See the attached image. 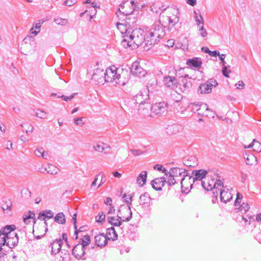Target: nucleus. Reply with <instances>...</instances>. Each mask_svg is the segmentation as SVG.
<instances>
[{
	"mask_svg": "<svg viewBox=\"0 0 261 261\" xmlns=\"http://www.w3.org/2000/svg\"><path fill=\"white\" fill-rule=\"evenodd\" d=\"M124 37L126 39H122L121 43L125 48L142 45L144 49L148 50L151 47L149 44L146 43V34L145 35L144 30L141 29L132 30L129 35Z\"/></svg>",
	"mask_w": 261,
	"mask_h": 261,
	"instance_id": "nucleus-1",
	"label": "nucleus"
},
{
	"mask_svg": "<svg viewBox=\"0 0 261 261\" xmlns=\"http://www.w3.org/2000/svg\"><path fill=\"white\" fill-rule=\"evenodd\" d=\"M160 20L155 22L151 27L149 31L146 33V43L150 46L158 43L159 40L165 35V28Z\"/></svg>",
	"mask_w": 261,
	"mask_h": 261,
	"instance_id": "nucleus-2",
	"label": "nucleus"
},
{
	"mask_svg": "<svg viewBox=\"0 0 261 261\" xmlns=\"http://www.w3.org/2000/svg\"><path fill=\"white\" fill-rule=\"evenodd\" d=\"M170 13L172 16H164L160 15V22H161L163 26L168 28L169 31H176L175 25L179 21V10L177 8H169Z\"/></svg>",
	"mask_w": 261,
	"mask_h": 261,
	"instance_id": "nucleus-3",
	"label": "nucleus"
},
{
	"mask_svg": "<svg viewBox=\"0 0 261 261\" xmlns=\"http://www.w3.org/2000/svg\"><path fill=\"white\" fill-rule=\"evenodd\" d=\"M149 90L147 87L146 89L141 90L139 93L134 96L133 100L135 103L138 105L139 111H141L142 109L148 110L151 107L150 103L147 102L149 99Z\"/></svg>",
	"mask_w": 261,
	"mask_h": 261,
	"instance_id": "nucleus-4",
	"label": "nucleus"
},
{
	"mask_svg": "<svg viewBox=\"0 0 261 261\" xmlns=\"http://www.w3.org/2000/svg\"><path fill=\"white\" fill-rule=\"evenodd\" d=\"M104 82H115L119 86H124L126 83V80L122 79L119 69L113 66V67L108 68L105 70Z\"/></svg>",
	"mask_w": 261,
	"mask_h": 261,
	"instance_id": "nucleus-5",
	"label": "nucleus"
},
{
	"mask_svg": "<svg viewBox=\"0 0 261 261\" xmlns=\"http://www.w3.org/2000/svg\"><path fill=\"white\" fill-rule=\"evenodd\" d=\"M136 6L134 1L133 0L124 1L120 5L119 9L116 12V14L118 15V13H122L126 16V18L127 19L129 20L130 18L127 17L132 14L136 10Z\"/></svg>",
	"mask_w": 261,
	"mask_h": 261,
	"instance_id": "nucleus-6",
	"label": "nucleus"
},
{
	"mask_svg": "<svg viewBox=\"0 0 261 261\" xmlns=\"http://www.w3.org/2000/svg\"><path fill=\"white\" fill-rule=\"evenodd\" d=\"M184 70V68H180L178 70V72H177L176 75L177 76L178 74L180 77H182V79L179 81V86L180 91L182 92L187 93L190 91V88L192 87V84L190 81L191 77L189 76L188 74H185L182 75L181 73H180L182 72Z\"/></svg>",
	"mask_w": 261,
	"mask_h": 261,
	"instance_id": "nucleus-7",
	"label": "nucleus"
},
{
	"mask_svg": "<svg viewBox=\"0 0 261 261\" xmlns=\"http://www.w3.org/2000/svg\"><path fill=\"white\" fill-rule=\"evenodd\" d=\"M168 174L172 176L175 177L176 179H178V181L180 183L182 187L184 185L183 181L185 179H187L189 175L187 170L176 167L170 169Z\"/></svg>",
	"mask_w": 261,
	"mask_h": 261,
	"instance_id": "nucleus-8",
	"label": "nucleus"
},
{
	"mask_svg": "<svg viewBox=\"0 0 261 261\" xmlns=\"http://www.w3.org/2000/svg\"><path fill=\"white\" fill-rule=\"evenodd\" d=\"M168 105L166 102L162 101L156 102L151 106V111L153 114L161 116L166 114Z\"/></svg>",
	"mask_w": 261,
	"mask_h": 261,
	"instance_id": "nucleus-9",
	"label": "nucleus"
},
{
	"mask_svg": "<svg viewBox=\"0 0 261 261\" xmlns=\"http://www.w3.org/2000/svg\"><path fill=\"white\" fill-rule=\"evenodd\" d=\"M208 171L204 169L194 170L192 171V176L189 175V182L201 181L206 178Z\"/></svg>",
	"mask_w": 261,
	"mask_h": 261,
	"instance_id": "nucleus-10",
	"label": "nucleus"
},
{
	"mask_svg": "<svg viewBox=\"0 0 261 261\" xmlns=\"http://www.w3.org/2000/svg\"><path fill=\"white\" fill-rule=\"evenodd\" d=\"M118 216L123 221L128 222L132 218V212L129 205H121L118 211Z\"/></svg>",
	"mask_w": 261,
	"mask_h": 261,
	"instance_id": "nucleus-11",
	"label": "nucleus"
},
{
	"mask_svg": "<svg viewBox=\"0 0 261 261\" xmlns=\"http://www.w3.org/2000/svg\"><path fill=\"white\" fill-rule=\"evenodd\" d=\"M136 21L134 18L132 22L124 21L122 23H117V28L122 34L123 39H125L124 37L129 35L131 32L132 29L130 28V23H134Z\"/></svg>",
	"mask_w": 261,
	"mask_h": 261,
	"instance_id": "nucleus-12",
	"label": "nucleus"
},
{
	"mask_svg": "<svg viewBox=\"0 0 261 261\" xmlns=\"http://www.w3.org/2000/svg\"><path fill=\"white\" fill-rule=\"evenodd\" d=\"M72 254L78 260H85L86 257L84 256L88 254V251H86V248H84L81 244H76L72 249Z\"/></svg>",
	"mask_w": 261,
	"mask_h": 261,
	"instance_id": "nucleus-13",
	"label": "nucleus"
},
{
	"mask_svg": "<svg viewBox=\"0 0 261 261\" xmlns=\"http://www.w3.org/2000/svg\"><path fill=\"white\" fill-rule=\"evenodd\" d=\"M152 198L148 192H144L140 195L139 200V205L143 209L149 207L152 204Z\"/></svg>",
	"mask_w": 261,
	"mask_h": 261,
	"instance_id": "nucleus-14",
	"label": "nucleus"
},
{
	"mask_svg": "<svg viewBox=\"0 0 261 261\" xmlns=\"http://www.w3.org/2000/svg\"><path fill=\"white\" fill-rule=\"evenodd\" d=\"M105 71L98 67L93 69L91 80L97 82L98 84L104 81Z\"/></svg>",
	"mask_w": 261,
	"mask_h": 261,
	"instance_id": "nucleus-15",
	"label": "nucleus"
},
{
	"mask_svg": "<svg viewBox=\"0 0 261 261\" xmlns=\"http://www.w3.org/2000/svg\"><path fill=\"white\" fill-rule=\"evenodd\" d=\"M216 176L217 178H218L216 180H215L214 178H211L210 179V178L207 177L208 182V186L206 187L207 191L215 190V189L223 186V182L220 179V176H219L217 173L216 174Z\"/></svg>",
	"mask_w": 261,
	"mask_h": 261,
	"instance_id": "nucleus-16",
	"label": "nucleus"
},
{
	"mask_svg": "<svg viewBox=\"0 0 261 261\" xmlns=\"http://www.w3.org/2000/svg\"><path fill=\"white\" fill-rule=\"evenodd\" d=\"M132 73L139 77H143L146 74V71L141 67L138 62H134L130 68Z\"/></svg>",
	"mask_w": 261,
	"mask_h": 261,
	"instance_id": "nucleus-17",
	"label": "nucleus"
},
{
	"mask_svg": "<svg viewBox=\"0 0 261 261\" xmlns=\"http://www.w3.org/2000/svg\"><path fill=\"white\" fill-rule=\"evenodd\" d=\"M63 245V241L61 239H57L50 243L49 247L51 248V254L55 255L59 252Z\"/></svg>",
	"mask_w": 261,
	"mask_h": 261,
	"instance_id": "nucleus-18",
	"label": "nucleus"
},
{
	"mask_svg": "<svg viewBox=\"0 0 261 261\" xmlns=\"http://www.w3.org/2000/svg\"><path fill=\"white\" fill-rule=\"evenodd\" d=\"M166 182L164 177L155 178L151 181V186L153 189L156 191H160Z\"/></svg>",
	"mask_w": 261,
	"mask_h": 261,
	"instance_id": "nucleus-19",
	"label": "nucleus"
},
{
	"mask_svg": "<svg viewBox=\"0 0 261 261\" xmlns=\"http://www.w3.org/2000/svg\"><path fill=\"white\" fill-rule=\"evenodd\" d=\"M94 238L97 246L101 248L105 246L107 244L108 240H109L107 236L103 233L96 235Z\"/></svg>",
	"mask_w": 261,
	"mask_h": 261,
	"instance_id": "nucleus-20",
	"label": "nucleus"
},
{
	"mask_svg": "<svg viewBox=\"0 0 261 261\" xmlns=\"http://www.w3.org/2000/svg\"><path fill=\"white\" fill-rule=\"evenodd\" d=\"M93 149L98 152H103L105 154L108 153L111 147L108 144L103 142H98L93 145Z\"/></svg>",
	"mask_w": 261,
	"mask_h": 261,
	"instance_id": "nucleus-21",
	"label": "nucleus"
},
{
	"mask_svg": "<svg viewBox=\"0 0 261 261\" xmlns=\"http://www.w3.org/2000/svg\"><path fill=\"white\" fill-rule=\"evenodd\" d=\"M18 237L17 233H14L13 234L8 236L7 241L6 242V245L10 248L12 249L16 247L18 243Z\"/></svg>",
	"mask_w": 261,
	"mask_h": 261,
	"instance_id": "nucleus-22",
	"label": "nucleus"
},
{
	"mask_svg": "<svg viewBox=\"0 0 261 261\" xmlns=\"http://www.w3.org/2000/svg\"><path fill=\"white\" fill-rule=\"evenodd\" d=\"M164 82L167 87L172 89H174L177 87L178 82L175 77L170 76H165Z\"/></svg>",
	"mask_w": 261,
	"mask_h": 261,
	"instance_id": "nucleus-23",
	"label": "nucleus"
},
{
	"mask_svg": "<svg viewBox=\"0 0 261 261\" xmlns=\"http://www.w3.org/2000/svg\"><path fill=\"white\" fill-rule=\"evenodd\" d=\"M225 189L226 188H224L223 190L220 191V197L221 201L226 203L232 199V196L230 192L228 191V189Z\"/></svg>",
	"mask_w": 261,
	"mask_h": 261,
	"instance_id": "nucleus-24",
	"label": "nucleus"
},
{
	"mask_svg": "<svg viewBox=\"0 0 261 261\" xmlns=\"http://www.w3.org/2000/svg\"><path fill=\"white\" fill-rule=\"evenodd\" d=\"M15 229L16 226L14 225H8L0 229V233L8 238L15 233L13 231Z\"/></svg>",
	"mask_w": 261,
	"mask_h": 261,
	"instance_id": "nucleus-25",
	"label": "nucleus"
},
{
	"mask_svg": "<svg viewBox=\"0 0 261 261\" xmlns=\"http://www.w3.org/2000/svg\"><path fill=\"white\" fill-rule=\"evenodd\" d=\"M186 64L190 67H194L199 69L202 64V61L199 58H193L192 59H188Z\"/></svg>",
	"mask_w": 261,
	"mask_h": 261,
	"instance_id": "nucleus-26",
	"label": "nucleus"
},
{
	"mask_svg": "<svg viewBox=\"0 0 261 261\" xmlns=\"http://www.w3.org/2000/svg\"><path fill=\"white\" fill-rule=\"evenodd\" d=\"M167 8H164L163 6H161V4L159 2L153 3L150 6V9L151 11L155 13L162 14L165 11L167 10ZM169 9V8L168 7ZM161 15H163L161 14Z\"/></svg>",
	"mask_w": 261,
	"mask_h": 261,
	"instance_id": "nucleus-27",
	"label": "nucleus"
},
{
	"mask_svg": "<svg viewBox=\"0 0 261 261\" xmlns=\"http://www.w3.org/2000/svg\"><path fill=\"white\" fill-rule=\"evenodd\" d=\"M201 107L203 108V109H205V111L203 114V116L206 117H214L215 114L214 112L208 108V106L206 104L200 105L199 103H197L196 105H195V110L196 111H199Z\"/></svg>",
	"mask_w": 261,
	"mask_h": 261,
	"instance_id": "nucleus-28",
	"label": "nucleus"
},
{
	"mask_svg": "<svg viewBox=\"0 0 261 261\" xmlns=\"http://www.w3.org/2000/svg\"><path fill=\"white\" fill-rule=\"evenodd\" d=\"M108 221L109 223L114 226H120L122 225L123 219L118 215L117 217H108Z\"/></svg>",
	"mask_w": 261,
	"mask_h": 261,
	"instance_id": "nucleus-29",
	"label": "nucleus"
},
{
	"mask_svg": "<svg viewBox=\"0 0 261 261\" xmlns=\"http://www.w3.org/2000/svg\"><path fill=\"white\" fill-rule=\"evenodd\" d=\"M54 217V213L50 210H45L39 213L38 218L41 220H45V219H51Z\"/></svg>",
	"mask_w": 261,
	"mask_h": 261,
	"instance_id": "nucleus-30",
	"label": "nucleus"
},
{
	"mask_svg": "<svg viewBox=\"0 0 261 261\" xmlns=\"http://www.w3.org/2000/svg\"><path fill=\"white\" fill-rule=\"evenodd\" d=\"M106 236L109 240L115 241L118 238V234L113 227L107 229Z\"/></svg>",
	"mask_w": 261,
	"mask_h": 261,
	"instance_id": "nucleus-31",
	"label": "nucleus"
},
{
	"mask_svg": "<svg viewBox=\"0 0 261 261\" xmlns=\"http://www.w3.org/2000/svg\"><path fill=\"white\" fill-rule=\"evenodd\" d=\"M147 174V172L144 171H142L138 176L137 183L139 185V186L142 187L145 185L146 181Z\"/></svg>",
	"mask_w": 261,
	"mask_h": 261,
	"instance_id": "nucleus-32",
	"label": "nucleus"
},
{
	"mask_svg": "<svg viewBox=\"0 0 261 261\" xmlns=\"http://www.w3.org/2000/svg\"><path fill=\"white\" fill-rule=\"evenodd\" d=\"M244 146L245 148H250L254 147L253 150L257 152H259L261 151V144L259 142L256 141L255 139H254L252 142L248 146L244 145Z\"/></svg>",
	"mask_w": 261,
	"mask_h": 261,
	"instance_id": "nucleus-33",
	"label": "nucleus"
},
{
	"mask_svg": "<svg viewBox=\"0 0 261 261\" xmlns=\"http://www.w3.org/2000/svg\"><path fill=\"white\" fill-rule=\"evenodd\" d=\"M189 180H190L188 178L187 179H185V180L183 181L184 185H183L182 187L181 186V191L182 192L188 193L190 191V189H192L193 184L195 182H189Z\"/></svg>",
	"mask_w": 261,
	"mask_h": 261,
	"instance_id": "nucleus-34",
	"label": "nucleus"
},
{
	"mask_svg": "<svg viewBox=\"0 0 261 261\" xmlns=\"http://www.w3.org/2000/svg\"><path fill=\"white\" fill-rule=\"evenodd\" d=\"M198 91L201 93H210L212 91L211 85L206 83L205 84H201L199 87Z\"/></svg>",
	"mask_w": 261,
	"mask_h": 261,
	"instance_id": "nucleus-35",
	"label": "nucleus"
},
{
	"mask_svg": "<svg viewBox=\"0 0 261 261\" xmlns=\"http://www.w3.org/2000/svg\"><path fill=\"white\" fill-rule=\"evenodd\" d=\"M91 239L90 236L88 235H85L83 238L80 239L79 243L81 244L84 248L86 247L90 244Z\"/></svg>",
	"mask_w": 261,
	"mask_h": 261,
	"instance_id": "nucleus-36",
	"label": "nucleus"
},
{
	"mask_svg": "<svg viewBox=\"0 0 261 261\" xmlns=\"http://www.w3.org/2000/svg\"><path fill=\"white\" fill-rule=\"evenodd\" d=\"M54 220L56 222L61 224H64L66 222V219L64 214L63 213H58L54 217Z\"/></svg>",
	"mask_w": 261,
	"mask_h": 261,
	"instance_id": "nucleus-37",
	"label": "nucleus"
},
{
	"mask_svg": "<svg viewBox=\"0 0 261 261\" xmlns=\"http://www.w3.org/2000/svg\"><path fill=\"white\" fill-rule=\"evenodd\" d=\"M244 158L245 160L246 163L247 165H252L254 161H256V158L254 155L251 153H245L244 155Z\"/></svg>",
	"mask_w": 261,
	"mask_h": 261,
	"instance_id": "nucleus-38",
	"label": "nucleus"
},
{
	"mask_svg": "<svg viewBox=\"0 0 261 261\" xmlns=\"http://www.w3.org/2000/svg\"><path fill=\"white\" fill-rule=\"evenodd\" d=\"M45 170L48 173L50 174H56L59 171V168L52 164L48 165L45 168Z\"/></svg>",
	"mask_w": 261,
	"mask_h": 261,
	"instance_id": "nucleus-39",
	"label": "nucleus"
},
{
	"mask_svg": "<svg viewBox=\"0 0 261 261\" xmlns=\"http://www.w3.org/2000/svg\"><path fill=\"white\" fill-rule=\"evenodd\" d=\"M35 214L33 212L29 211L28 214L23 217V222L25 224H29V220L30 219H33L34 220V223H35Z\"/></svg>",
	"mask_w": 261,
	"mask_h": 261,
	"instance_id": "nucleus-40",
	"label": "nucleus"
},
{
	"mask_svg": "<svg viewBox=\"0 0 261 261\" xmlns=\"http://www.w3.org/2000/svg\"><path fill=\"white\" fill-rule=\"evenodd\" d=\"M250 208L249 205L247 203L243 202L238 208V211L236 212H241V213H246Z\"/></svg>",
	"mask_w": 261,
	"mask_h": 261,
	"instance_id": "nucleus-41",
	"label": "nucleus"
},
{
	"mask_svg": "<svg viewBox=\"0 0 261 261\" xmlns=\"http://www.w3.org/2000/svg\"><path fill=\"white\" fill-rule=\"evenodd\" d=\"M7 238L0 233V251H2L4 248L2 247L6 245Z\"/></svg>",
	"mask_w": 261,
	"mask_h": 261,
	"instance_id": "nucleus-42",
	"label": "nucleus"
},
{
	"mask_svg": "<svg viewBox=\"0 0 261 261\" xmlns=\"http://www.w3.org/2000/svg\"><path fill=\"white\" fill-rule=\"evenodd\" d=\"M178 182H179L178 179H176L175 177L172 176L169 174L168 180L166 181V182H167L169 186H173Z\"/></svg>",
	"mask_w": 261,
	"mask_h": 261,
	"instance_id": "nucleus-43",
	"label": "nucleus"
},
{
	"mask_svg": "<svg viewBox=\"0 0 261 261\" xmlns=\"http://www.w3.org/2000/svg\"><path fill=\"white\" fill-rule=\"evenodd\" d=\"M54 22L58 25H65L67 23L68 20L66 19L57 17L54 19Z\"/></svg>",
	"mask_w": 261,
	"mask_h": 261,
	"instance_id": "nucleus-44",
	"label": "nucleus"
},
{
	"mask_svg": "<svg viewBox=\"0 0 261 261\" xmlns=\"http://www.w3.org/2000/svg\"><path fill=\"white\" fill-rule=\"evenodd\" d=\"M190 159H191L190 160L189 159L184 160V165L187 167H195L197 164V163L196 162L192 163V160H194L195 159L192 156H191Z\"/></svg>",
	"mask_w": 261,
	"mask_h": 261,
	"instance_id": "nucleus-45",
	"label": "nucleus"
},
{
	"mask_svg": "<svg viewBox=\"0 0 261 261\" xmlns=\"http://www.w3.org/2000/svg\"><path fill=\"white\" fill-rule=\"evenodd\" d=\"M36 116L38 117V118H41V119H45L47 117V114L46 113L42 110H38L36 112V114L35 115Z\"/></svg>",
	"mask_w": 261,
	"mask_h": 261,
	"instance_id": "nucleus-46",
	"label": "nucleus"
},
{
	"mask_svg": "<svg viewBox=\"0 0 261 261\" xmlns=\"http://www.w3.org/2000/svg\"><path fill=\"white\" fill-rule=\"evenodd\" d=\"M153 168L158 171H161L166 175H167L168 174V172H167V170L166 169V168H164L162 165L159 164L155 165L153 167Z\"/></svg>",
	"mask_w": 261,
	"mask_h": 261,
	"instance_id": "nucleus-47",
	"label": "nucleus"
},
{
	"mask_svg": "<svg viewBox=\"0 0 261 261\" xmlns=\"http://www.w3.org/2000/svg\"><path fill=\"white\" fill-rule=\"evenodd\" d=\"M106 215L103 212L99 213L97 217H96V220L97 222H101L105 220Z\"/></svg>",
	"mask_w": 261,
	"mask_h": 261,
	"instance_id": "nucleus-48",
	"label": "nucleus"
},
{
	"mask_svg": "<svg viewBox=\"0 0 261 261\" xmlns=\"http://www.w3.org/2000/svg\"><path fill=\"white\" fill-rule=\"evenodd\" d=\"M199 34L202 37H205L207 35V32L206 30L204 28L203 25L199 26L198 30Z\"/></svg>",
	"mask_w": 261,
	"mask_h": 261,
	"instance_id": "nucleus-49",
	"label": "nucleus"
},
{
	"mask_svg": "<svg viewBox=\"0 0 261 261\" xmlns=\"http://www.w3.org/2000/svg\"><path fill=\"white\" fill-rule=\"evenodd\" d=\"M12 203L11 201L6 202L4 204H2V208L4 211L5 210H11Z\"/></svg>",
	"mask_w": 261,
	"mask_h": 261,
	"instance_id": "nucleus-50",
	"label": "nucleus"
},
{
	"mask_svg": "<svg viewBox=\"0 0 261 261\" xmlns=\"http://www.w3.org/2000/svg\"><path fill=\"white\" fill-rule=\"evenodd\" d=\"M123 198L124 199V201L127 204L126 205H129L132 204V196H129L128 197L126 195V194H124L123 196Z\"/></svg>",
	"mask_w": 261,
	"mask_h": 261,
	"instance_id": "nucleus-51",
	"label": "nucleus"
},
{
	"mask_svg": "<svg viewBox=\"0 0 261 261\" xmlns=\"http://www.w3.org/2000/svg\"><path fill=\"white\" fill-rule=\"evenodd\" d=\"M167 129L168 130V132L172 133H176L178 131V129H177V126L176 125L169 126Z\"/></svg>",
	"mask_w": 261,
	"mask_h": 261,
	"instance_id": "nucleus-52",
	"label": "nucleus"
},
{
	"mask_svg": "<svg viewBox=\"0 0 261 261\" xmlns=\"http://www.w3.org/2000/svg\"><path fill=\"white\" fill-rule=\"evenodd\" d=\"M84 117H77V118H74V122L75 124L79 126H82L84 122L83 120L84 119Z\"/></svg>",
	"mask_w": 261,
	"mask_h": 261,
	"instance_id": "nucleus-53",
	"label": "nucleus"
},
{
	"mask_svg": "<svg viewBox=\"0 0 261 261\" xmlns=\"http://www.w3.org/2000/svg\"><path fill=\"white\" fill-rule=\"evenodd\" d=\"M230 66H224L222 68V73L223 75L225 76L226 77H229L228 73L230 72V70H228V67H229Z\"/></svg>",
	"mask_w": 261,
	"mask_h": 261,
	"instance_id": "nucleus-54",
	"label": "nucleus"
},
{
	"mask_svg": "<svg viewBox=\"0 0 261 261\" xmlns=\"http://www.w3.org/2000/svg\"><path fill=\"white\" fill-rule=\"evenodd\" d=\"M198 12L199 13V18L196 19V24L198 25V27H199V25L201 24L202 25L204 24V20L203 17L201 16L200 12L199 11H198Z\"/></svg>",
	"mask_w": 261,
	"mask_h": 261,
	"instance_id": "nucleus-55",
	"label": "nucleus"
},
{
	"mask_svg": "<svg viewBox=\"0 0 261 261\" xmlns=\"http://www.w3.org/2000/svg\"><path fill=\"white\" fill-rule=\"evenodd\" d=\"M223 188H224L223 186L221 187H219L218 188L215 189V190H212L214 196L217 198L219 195H220V191L223 190Z\"/></svg>",
	"mask_w": 261,
	"mask_h": 261,
	"instance_id": "nucleus-56",
	"label": "nucleus"
},
{
	"mask_svg": "<svg viewBox=\"0 0 261 261\" xmlns=\"http://www.w3.org/2000/svg\"><path fill=\"white\" fill-rule=\"evenodd\" d=\"M130 151L135 156H138V155H140L141 154H142L144 152L143 151H141V150H138V149H131L130 150Z\"/></svg>",
	"mask_w": 261,
	"mask_h": 261,
	"instance_id": "nucleus-57",
	"label": "nucleus"
},
{
	"mask_svg": "<svg viewBox=\"0 0 261 261\" xmlns=\"http://www.w3.org/2000/svg\"><path fill=\"white\" fill-rule=\"evenodd\" d=\"M76 3V0H66L64 3V5L67 6L68 7H70L73 6Z\"/></svg>",
	"mask_w": 261,
	"mask_h": 261,
	"instance_id": "nucleus-58",
	"label": "nucleus"
},
{
	"mask_svg": "<svg viewBox=\"0 0 261 261\" xmlns=\"http://www.w3.org/2000/svg\"><path fill=\"white\" fill-rule=\"evenodd\" d=\"M208 179H207V177H206V178H205L204 180H202L201 181V183L200 184L201 185V186H202L203 188L207 191V188L206 187H207L208 186Z\"/></svg>",
	"mask_w": 261,
	"mask_h": 261,
	"instance_id": "nucleus-59",
	"label": "nucleus"
},
{
	"mask_svg": "<svg viewBox=\"0 0 261 261\" xmlns=\"http://www.w3.org/2000/svg\"><path fill=\"white\" fill-rule=\"evenodd\" d=\"M207 84H208V85H211V88H212V87H216L217 85H218V83L217 81L213 79H210L207 82Z\"/></svg>",
	"mask_w": 261,
	"mask_h": 261,
	"instance_id": "nucleus-60",
	"label": "nucleus"
},
{
	"mask_svg": "<svg viewBox=\"0 0 261 261\" xmlns=\"http://www.w3.org/2000/svg\"><path fill=\"white\" fill-rule=\"evenodd\" d=\"M75 94L73 93L71 94L70 96H67L64 95H62L61 96V97L66 101H68L72 99L74 96H75Z\"/></svg>",
	"mask_w": 261,
	"mask_h": 261,
	"instance_id": "nucleus-61",
	"label": "nucleus"
},
{
	"mask_svg": "<svg viewBox=\"0 0 261 261\" xmlns=\"http://www.w3.org/2000/svg\"><path fill=\"white\" fill-rule=\"evenodd\" d=\"M43 151V148H41L39 149H36L34 151V153H35V155H36L37 156L40 157V156H41L42 152Z\"/></svg>",
	"mask_w": 261,
	"mask_h": 261,
	"instance_id": "nucleus-62",
	"label": "nucleus"
},
{
	"mask_svg": "<svg viewBox=\"0 0 261 261\" xmlns=\"http://www.w3.org/2000/svg\"><path fill=\"white\" fill-rule=\"evenodd\" d=\"M6 148L8 150L13 149V144L10 141H8L5 145Z\"/></svg>",
	"mask_w": 261,
	"mask_h": 261,
	"instance_id": "nucleus-63",
	"label": "nucleus"
},
{
	"mask_svg": "<svg viewBox=\"0 0 261 261\" xmlns=\"http://www.w3.org/2000/svg\"><path fill=\"white\" fill-rule=\"evenodd\" d=\"M236 86H237V88L238 89H243L244 87V84L243 81H240L237 84H236Z\"/></svg>",
	"mask_w": 261,
	"mask_h": 261,
	"instance_id": "nucleus-64",
	"label": "nucleus"
}]
</instances>
